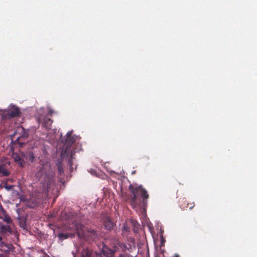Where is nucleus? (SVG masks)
I'll return each instance as SVG.
<instances>
[{
    "label": "nucleus",
    "mask_w": 257,
    "mask_h": 257,
    "mask_svg": "<svg viewBox=\"0 0 257 257\" xmlns=\"http://www.w3.org/2000/svg\"><path fill=\"white\" fill-rule=\"evenodd\" d=\"M42 166L35 173V177L41 181L44 189L47 192L54 191L55 189L54 172L50 162L40 161Z\"/></svg>",
    "instance_id": "1"
},
{
    "label": "nucleus",
    "mask_w": 257,
    "mask_h": 257,
    "mask_svg": "<svg viewBox=\"0 0 257 257\" xmlns=\"http://www.w3.org/2000/svg\"><path fill=\"white\" fill-rule=\"evenodd\" d=\"M129 189L132 195L129 198L130 204L135 209L145 210L147 205V199L149 194L142 185L135 186L133 185L129 186Z\"/></svg>",
    "instance_id": "2"
},
{
    "label": "nucleus",
    "mask_w": 257,
    "mask_h": 257,
    "mask_svg": "<svg viewBox=\"0 0 257 257\" xmlns=\"http://www.w3.org/2000/svg\"><path fill=\"white\" fill-rule=\"evenodd\" d=\"M85 226L78 221H74L71 224H69L66 228V233H60L58 237L61 241L68 238H73L76 234L79 238L84 237Z\"/></svg>",
    "instance_id": "3"
},
{
    "label": "nucleus",
    "mask_w": 257,
    "mask_h": 257,
    "mask_svg": "<svg viewBox=\"0 0 257 257\" xmlns=\"http://www.w3.org/2000/svg\"><path fill=\"white\" fill-rule=\"evenodd\" d=\"M20 130L21 131V133L22 134L17 138L15 143L19 144L21 147H22L25 144V141L29 136V133L23 127H21Z\"/></svg>",
    "instance_id": "4"
},
{
    "label": "nucleus",
    "mask_w": 257,
    "mask_h": 257,
    "mask_svg": "<svg viewBox=\"0 0 257 257\" xmlns=\"http://www.w3.org/2000/svg\"><path fill=\"white\" fill-rule=\"evenodd\" d=\"M76 141V139L74 137L72 136V133L71 132H68L66 135V139L65 141V144L66 145V148L65 151V154L69 153L70 150V147Z\"/></svg>",
    "instance_id": "5"
},
{
    "label": "nucleus",
    "mask_w": 257,
    "mask_h": 257,
    "mask_svg": "<svg viewBox=\"0 0 257 257\" xmlns=\"http://www.w3.org/2000/svg\"><path fill=\"white\" fill-rule=\"evenodd\" d=\"M10 167V162L0 163V175L2 176L8 177L10 176L11 173L9 170Z\"/></svg>",
    "instance_id": "6"
},
{
    "label": "nucleus",
    "mask_w": 257,
    "mask_h": 257,
    "mask_svg": "<svg viewBox=\"0 0 257 257\" xmlns=\"http://www.w3.org/2000/svg\"><path fill=\"white\" fill-rule=\"evenodd\" d=\"M82 257H103L102 253L101 254L93 252L89 248H83L81 252Z\"/></svg>",
    "instance_id": "7"
},
{
    "label": "nucleus",
    "mask_w": 257,
    "mask_h": 257,
    "mask_svg": "<svg viewBox=\"0 0 257 257\" xmlns=\"http://www.w3.org/2000/svg\"><path fill=\"white\" fill-rule=\"evenodd\" d=\"M85 228L84 229V237H82L83 239H87V237H89L92 240H95V239L98 237L99 235V233L94 230L93 229H90L87 230L86 232L85 231ZM82 239V238H81Z\"/></svg>",
    "instance_id": "8"
},
{
    "label": "nucleus",
    "mask_w": 257,
    "mask_h": 257,
    "mask_svg": "<svg viewBox=\"0 0 257 257\" xmlns=\"http://www.w3.org/2000/svg\"><path fill=\"white\" fill-rule=\"evenodd\" d=\"M103 226L105 229L110 230L113 228L114 223L109 217H104L103 218Z\"/></svg>",
    "instance_id": "9"
},
{
    "label": "nucleus",
    "mask_w": 257,
    "mask_h": 257,
    "mask_svg": "<svg viewBox=\"0 0 257 257\" xmlns=\"http://www.w3.org/2000/svg\"><path fill=\"white\" fill-rule=\"evenodd\" d=\"M20 113L19 108L13 106L8 111V115L11 117H14L18 116Z\"/></svg>",
    "instance_id": "10"
},
{
    "label": "nucleus",
    "mask_w": 257,
    "mask_h": 257,
    "mask_svg": "<svg viewBox=\"0 0 257 257\" xmlns=\"http://www.w3.org/2000/svg\"><path fill=\"white\" fill-rule=\"evenodd\" d=\"M0 232L3 236H5L12 234V229L8 225H1L0 226Z\"/></svg>",
    "instance_id": "11"
},
{
    "label": "nucleus",
    "mask_w": 257,
    "mask_h": 257,
    "mask_svg": "<svg viewBox=\"0 0 257 257\" xmlns=\"http://www.w3.org/2000/svg\"><path fill=\"white\" fill-rule=\"evenodd\" d=\"M52 122L53 120L51 118L48 117H45L43 119L42 125L44 127L46 128V130H49L51 129Z\"/></svg>",
    "instance_id": "12"
},
{
    "label": "nucleus",
    "mask_w": 257,
    "mask_h": 257,
    "mask_svg": "<svg viewBox=\"0 0 257 257\" xmlns=\"http://www.w3.org/2000/svg\"><path fill=\"white\" fill-rule=\"evenodd\" d=\"M0 247L1 249L5 251H8L10 250H12L14 246L11 243H6L2 241L0 242Z\"/></svg>",
    "instance_id": "13"
},
{
    "label": "nucleus",
    "mask_w": 257,
    "mask_h": 257,
    "mask_svg": "<svg viewBox=\"0 0 257 257\" xmlns=\"http://www.w3.org/2000/svg\"><path fill=\"white\" fill-rule=\"evenodd\" d=\"M181 206L183 208H189V209H191L194 207L195 203L194 202L189 203L186 198H183Z\"/></svg>",
    "instance_id": "14"
},
{
    "label": "nucleus",
    "mask_w": 257,
    "mask_h": 257,
    "mask_svg": "<svg viewBox=\"0 0 257 257\" xmlns=\"http://www.w3.org/2000/svg\"><path fill=\"white\" fill-rule=\"evenodd\" d=\"M75 153V151H71L69 153H67L66 154H65V152L64 153V155H66L68 158H69L68 163L70 167H72L73 165V159Z\"/></svg>",
    "instance_id": "15"
},
{
    "label": "nucleus",
    "mask_w": 257,
    "mask_h": 257,
    "mask_svg": "<svg viewBox=\"0 0 257 257\" xmlns=\"http://www.w3.org/2000/svg\"><path fill=\"white\" fill-rule=\"evenodd\" d=\"M15 161L16 162H17L18 164L20 165L21 167L24 166V161L19 156H17L15 157Z\"/></svg>",
    "instance_id": "16"
},
{
    "label": "nucleus",
    "mask_w": 257,
    "mask_h": 257,
    "mask_svg": "<svg viewBox=\"0 0 257 257\" xmlns=\"http://www.w3.org/2000/svg\"><path fill=\"white\" fill-rule=\"evenodd\" d=\"M119 246L123 250H128L131 247V245L128 243L125 244L124 243H122L120 244Z\"/></svg>",
    "instance_id": "17"
},
{
    "label": "nucleus",
    "mask_w": 257,
    "mask_h": 257,
    "mask_svg": "<svg viewBox=\"0 0 257 257\" xmlns=\"http://www.w3.org/2000/svg\"><path fill=\"white\" fill-rule=\"evenodd\" d=\"M27 159L31 162H33L35 160V157L33 152H30L29 153L27 157Z\"/></svg>",
    "instance_id": "18"
},
{
    "label": "nucleus",
    "mask_w": 257,
    "mask_h": 257,
    "mask_svg": "<svg viewBox=\"0 0 257 257\" xmlns=\"http://www.w3.org/2000/svg\"><path fill=\"white\" fill-rule=\"evenodd\" d=\"M4 220V221H5L6 222H7L8 224H10L12 222V219L10 217H9L8 216H5Z\"/></svg>",
    "instance_id": "19"
},
{
    "label": "nucleus",
    "mask_w": 257,
    "mask_h": 257,
    "mask_svg": "<svg viewBox=\"0 0 257 257\" xmlns=\"http://www.w3.org/2000/svg\"><path fill=\"white\" fill-rule=\"evenodd\" d=\"M58 171L60 175L63 173V169L60 165L58 166Z\"/></svg>",
    "instance_id": "20"
},
{
    "label": "nucleus",
    "mask_w": 257,
    "mask_h": 257,
    "mask_svg": "<svg viewBox=\"0 0 257 257\" xmlns=\"http://www.w3.org/2000/svg\"><path fill=\"white\" fill-rule=\"evenodd\" d=\"M20 226L22 227V228H23L24 229L25 228V226H26V222L25 221H22V220H21L20 221Z\"/></svg>",
    "instance_id": "21"
},
{
    "label": "nucleus",
    "mask_w": 257,
    "mask_h": 257,
    "mask_svg": "<svg viewBox=\"0 0 257 257\" xmlns=\"http://www.w3.org/2000/svg\"><path fill=\"white\" fill-rule=\"evenodd\" d=\"M165 241V239L163 237H161V246L164 245Z\"/></svg>",
    "instance_id": "22"
},
{
    "label": "nucleus",
    "mask_w": 257,
    "mask_h": 257,
    "mask_svg": "<svg viewBox=\"0 0 257 257\" xmlns=\"http://www.w3.org/2000/svg\"><path fill=\"white\" fill-rule=\"evenodd\" d=\"M0 209L2 211H4V209L2 206V205L0 204Z\"/></svg>",
    "instance_id": "23"
},
{
    "label": "nucleus",
    "mask_w": 257,
    "mask_h": 257,
    "mask_svg": "<svg viewBox=\"0 0 257 257\" xmlns=\"http://www.w3.org/2000/svg\"><path fill=\"white\" fill-rule=\"evenodd\" d=\"M3 240L2 237L0 236V242H1Z\"/></svg>",
    "instance_id": "24"
},
{
    "label": "nucleus",
    "mask_w": 257,
    "mask_h": 257,
    "mask_svg": "<svg viewBox=\"0 0 257 257\" xmlns=\"http://www.w3.org/2000/svg\"><path fill=\"white\" fill-rule=\"evenodd\" d=\"M174 257H179V255L178 254H175Z\"/></svg>",
    "instance_id": "25"
},
{
    "label": "nucleus",
    "mask_w": 257,
    "mask_h": 257,
    "mask_svg": "<svg viewBox=\"0 0 257 257\" xmlns=\"http://www.w3.org/2000/svg\"><path fill=\"white\" fill-rule=\"evenodd\" d=\"M1 218V217L0 216V218Z\"/></svg>",
    "instance_id": "26"
}]
</instances>
